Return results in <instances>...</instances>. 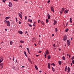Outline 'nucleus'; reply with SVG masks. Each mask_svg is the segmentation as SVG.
Masks as SVG:
<instances>
[{
    "mask_svg": "<svg viewBox=\"0 0 74 74\" xmlns=\"http://www.w3.org/2000/svg\"><path fill=\"white\" fill-rule=\"evenodd\" d=\"M4 23H7L6 24H7V26H10V21H7L6 20H5L4 21Z\"/></svg>",
    "mask_w": 74,
    "mask_h": 74,
    "instance_id": "obj_1",
    "label": "nucleus"
},
{
    "mask_svg": "<svg viewBox=\"0 0 74 74\" xmlns=\"http://www.w3.org/2000/svg\"><path fill=\"white\" fill-rule=\"evenodd\" d=\"M8 5L9 7H12V3L9 2Z\"/></svg>",
    "mask_w": 74,
    "mask_h": 74,
    "instance_id": "obj_2",
    "label": "nucleus"
},
{
    "mask_svg": "<svg viewBox=\"0 0 74 74\" xmlns=\"http://www.w3.org/2000/svg\"><path fill=\"white\" fill-rule=\"evenodd\" d=\"M3 57H0V63L3 62Z\"/></svg>",
    "mask_w": 74,
    "mask_h": 74,
    "instance_id": "obj_3",
    "label": "nucleus"
},
{
    "mask_svg": "<svg viewBox=\"0 0 74 74\" xmlns=\"http://www.w3.org/2000/svg\"><path fill=\"white\" fill-rule=\"evenodd\" d=\"M51 11L52 12H53V13H54V8H53V7H52V6L51 7Z\"/></svg>",
    "mask_w": 74,
    "mask_h": 74,
    "instance_id": "obj_4",
    "label": "nucleus"
},
{
    "mask_svg": "<svg viewBox=\"0 0 74 74\" xmlns=\"http://www.w3.org/2000/svg\"><path fill=\"white\" fill-rule=\"evenodd\" d=\"M64 41H66V40H67V36L65 35L64 36Z\"/></svg>",
    "mask_w": 74,
    "mask_h": 74,
    "instance_id": "obj_5",
    "label": "nucleus"
},
{
    "mask_svg": "<svg viewBox=\"0 0 74 74\" xmlns=\"http://www.w3.org/2000/svg\"><path fill=\"white\" fill-rule=\"evenodd\" d=\"M67 45H68V46H69L70 44V43L71 42H70V41L68 40H67Z\"/></svg>",
    "mask_w": 74,
    "mask_h": 74,
    "instance_id": "obj_6",
    "label": "nucleus"
},
{
    "mask_svg": "<svg viewBox=\"0 0 74 74\" xmlns=\"http://www.w3.org/2000/svg\"><path fill=\"white\" fill-rule=\"evenodd\" d=\"M18 15L20 17V18L22 19V15L20 13H18Z\"/></svg>",
    "mask_w": 74,
    "mask_h": 74,
    "instance_id": "obj_7",
    "label": "nucleus"
},
{
    "mask_svg": "<svg viewBox=\"0 0 74 74\" xmlns=\"http://www.w3.org/2000/svg\"><path fill=\"white\" fill-rule=\"evenodd\" d=\"M28 21L29 22H30L31 23H32V20L30 19V18H29L28 20Z\"/></svg>",
    "mask_w": 74,
    "mask_h": 74,
    "instance_id": "obj_8",
    "label": "nucleus"
},
{
    "mask_svg": "<svg viewBox=\"0 0 74 74\" xmlns=\"http://www.w3.org/2000/svg\"><path fill=\"white\" fill-rule=\"evenodd\" d=\"M47 17H48V19H50V18H51V16L49 14H48Z\"/></svg>",
    "mask_w": 74,
    "mask_h": 74,
    "instance_id": "obj_9",
    "label": "nucleus"
},
{
    "mask_svg": "<svg viewBox=\"0 0 74 74\" xmlns=\"http://www.w3.org/2000/svg\"><path fill=\"white\" fill-rule=\"evenodd\" d=\"M70 67H68V73H70Z\"/></svg>",
    "mask_w": 74,
    "mask_h": 74,
    "instance_id": "obj_10",
    "label": "nucleus"
},
{
    "mask_svg": "<svg viewBox=\"0 0 74 74\" xmlns=\"http://www.w3.org/2000/svg\"><path fill=\"white\" fill-rule=\"evenodd\" d=\"M69 10H64V14H67V13H68V12H69Z\"/></svg>",
    "mask_w": 74,
    "mask_h": 74,
    "instance_id": "obj_11",
    "label": "nucleus"
},
{
    "mask_svg": "<svg viewBox=\"0 0 74 74\" xmlns=\"http://www.w3.org/2000/svg\"><path fill=\"white\" fill-rule=\"evenodd\" d=\"M48 69H50V67H51V66L50 65V63H48Z\"/></svg>",
    "mask_w": 74,
    "mask_h": 74,
    "instance_id": "obj_12",
    "label": "nucleus"
},
{
    "mask_svg": "<svg viewBox=\"0 0 74 74\" xmlns=\"http://www.w3.org/2000/svg\"><path fill=\"white\" fill-rule=\"evenodd\" d=\"M46 55H49V51H48V50H47L46 51Z\"/></svg>",
    "mask_w": 74,
    "mask_h": 74,
    "instance_id": "obj_13",
    "label": "nucleus"
},
{
    "mask_svg": "<svg viewBox=\"0 0 74 74\" xmlns=\"http://www.w3.org/2000/svg\"><path fill=\"white\" fill-rule=\"evenodd\" d=\"M40 23H42V25H45V24H44V23L42 21H40Z\"/></svg>",
    "mask_w": 74,
    "mask_h": 74,
    "instance_id": "obj_14",
    "label": "nucleus"
},
{
    "mask_svg": "<svg viewBox=\"0 0 74 74\" xmlns=\"http://www.w3.org/2000/svg\"><path fill=\"white\" fill-rule=\"evenodd\" d=\"M18 33H19V34H23V32L21 31H19Z\"/></svg>",
    "mask_w": 74,
    "mask_h": 74,
    "instance_id": "obj_15",
    "label": "nucleus"
},
{
    "mask_svg": "<svg viewBox=\"0 0 74 74\" xmlns=\"http://www.w3.org/2000/svg\"><path fill=\"white\" fill-rule=\"evenodd\" d=\"M48 59H51V56L50 55H49L47 56Z\"/></svg>",
    "mask_w": 74,
    "mask_h": 74,
    "instance_id": "obj_16",
    "label": "nucleus"
},
{
    "mask_svg": "<svg viewBox=\"0 0 74 74\" xmlns=\"http://www.w3.org/2000/svg\"><path fill=\"white\" fill-rule=\"evenodd\" d=\"M28 60L29 61V62H30V63L32 62V60H30V59L29 58H28Z\"/></svg>",
    "mask_w": 74,
    "mask_h": 74,
    "instance_id": "obj_17",
    "label": "nucleus"
},
{
    "mask_svg": "<svg viewBox=\"0 0 74 74\" xmlns=\"http://www.w3.org/2000/svg\"><path fill=\"white\" fill-rule=\"evenodd\" d=\"M10 17H7L5 18V19H6V20H7V19H10Z\"/></svg>",
    "mask_w": 74,
    "mask_h": 74,
    "instance_id": "obj_18",
    "label": "nucleus"
},
{
    "mask_svg": "<svg viewBox=\"0 0 74 74\" xmlns=\"http://www.w3.org/2000/svg\"><path fill=\"white\" fill-rule=\"evenodd\" d=\"M67 66H65V72H66V71L67 70Z\"/></svg>",
    "mask_w": 74,
    "mask_h": 74,
    "instance_id": "obj_19",
    "label": "nucleus"
},
{
    "mask_svg": "<svg viewBox=\"0 0 74 74\" xmlns=\"http://www.w3.org/2000/svg\"><path fill=\"white\" fill-rule=\"evenodd\" d=\"M69 29L67 28L65 29V32L66 33H67V32H68V31H69Z\"/></svg>",
    "mask_w": 74,
    "mask_h": 74,
    "instance_id": "obj_20",
    "label": "nucleus"
},
{
    "mask_svg": "<svg viewBox=\"0 0 74 74\" xmlns=\"http://www.w3.org/2000/svg\"><path fill=\"white\" fill-rule=\"evenodd\" d=\"M58 63H59V65H61V64H62V62H61L60 61H58Z\"/></svg>",
    "mask_w": 74,
    "mask_h": 74,
    "instance_id": "obj_21",
    "label": "nucleus"
},
{
    "mask_svg": "<svg viewBox=\"0 0 74 74\" xmlns=\"http://www.w3.org/2000/svg\"><path fill=\"white\" fill-rule=\"evenodd\" d=\"M35 67L36 70H38V67H37V65H35Z\"/></svg>",
    "mask_w": 74,
    "mask_h": 74,
    "instance_id": "obj_22",
    "label": "nucleus"
},
{
    "mask_svg": "<svg viewBox=\"0 0 74 74\" xmlns=\"http://www.w3.org/2000/svg\"><path fill=\"white\" fill-rule=\"evenodd\" d=\"M24 54L25 55V56H26V57H27V54H26V53L25 51H24Z\"/></svg>",
    "mask_w": 74,
    "mask_h": 74,
    "instance_id": "obj_23",
    "label": "nucleus"
},
{
    "mask_svg": "<svg viewBox=\"0 0 74 74\" xmlns=\"http://www.w3.org/2000/svg\"><path fill=\"white\" fill-rule=\"evenodd\" d=\"M27 25H29V27H32V25H30L29 23H28Z\"/></svg>",
    "mask_w": 74,
    "mask_h": 74,
    "instance_id": "obj_24",
    "label": "nucleus"
},
{
    "mask_svg": "<svg viewBox=\"0 0 74 74\" xmlns=\"http://www.w3.org/2000/svg\"><path fill=\"white\" fill-rule=\"evenodd\" d=\"M52 69L53 72H55V69L53 67H52Z\"/></svg>",
    "mask_w": 74,
    "mask_h": 74,
    "instance_id": "obj_25",
    "label": "nucleus"
},
{
    "mask_svg": "<svg viewBox=\"0 0 74 74\" xmlns=\"http://www.w3.org/2000/svg\"><path fill=\"white\" fill-rule=\"evenodd\" d=\"M3 65H0V69H3Z\"/></svg>",
    "mask_w": 74,
    "mask_h": 74,
    "instance_id": "obj_26",
    "label": "nucleus"
},
{
    "mask_svg": "<svg viewBox=\"0 0 74 74\" xmlns=\"http://www.w3.org/2000/svg\"><path fill=\"white\" fill-rule=\"evenodd\" d=\"M13 43V42H12V41H10V45H12Z\"/></svg>",
    "mask_w": 74,
    "mask_h": 74,
    "instance_id": "obj_27",
    "label": "nucleus"
},
{
    "mask_svg": "<svg viewBox=\"0 0 74 74\" xmlns=\"http://www.w3.org/2000/svg\"><path fill=\"white\" fill-rule=\"evenodd\" d=\"M55 32L56 33H57L58 32V29L57 28H55Z\"/></svg>",
    "mask_w": 74,
    "mask_h": 74,
    "instance_id": "obj_28",
    "label": "nucleus"
},
{
    "mask_svg": "<svg viewBox=\"0 0 74 74\" xmlns=\"http://www.w3.org/2000/svg\"><path fill=\"white\" fill-rule=\"evenodd\" d=\"M72 18H70V23H72Z\"/></svg>",
    "mask_w": 74,
    "mask_h": 74,
    "instance_id": "obj_29",
    "label": "nucleus"
},
{
    "mask_svg": "<svg viewBox=\"0 0 74 74\" xmlns=\"http://www.w3.org/2000/svg\"><path fill=\"white\" fill-rule=\"evenodd\" d=\"M62 59L64 60H65V57L64 56H63L62 57Z\"/></svg>",
    "mask_w": 74,
    "mask_h": 74,
    "instance_id": "obj_30",
    "label": "nucleus"
},
{
    "mask_svg": "<svg viewBox=\"0 0 74 74\" xmlns=\"http://www.w3.org/2000/svg\"><path fill=\"white\" fill-rule=\"evenodd\" d=\"M20 42L21 43H24V42L23 41H22V40H21V41H20Z\"/></svg>",
    "mask_w": 74,
    "mask_h": 74,
    "instance_id": "obj_31",
    "label": "nucleus"
},
{
    "mask_svg": "<svg viewBox=\"0 0 74 74\" xmlns=\"http://www.w3.org/2000/svg\"><path fill=\"white\" fill-rule=\"evenodd\" d=\"M12 69H13V70H16V69H15V67H14V66H13L12 67Z\"/></svg>",
    "mask_w": 74,
    "mask_h": 74,
    "instance_id": "obj_32",
    "label": "nucleus"
},
{
    "mask_svg": "<svg viewBox=\"0 0 74 74\" xmlns=\"http://www.w3.org/2000/svg\"><path fill=\"white\" fill-rule=\"evenodd\" d=\"M62 11L63 12L64 11V8H62Z\"/></svg>",
    "mask_w": 74,
    "mask_h": 74,
    "instance_id": "obj_33",
    "label": "nucleus"
},
{
    "mask_svg": "<svg viewBox=\"0 0 74 74\" xmlns=\"http://www.w3.org/2000/svg\"><path fill=\"white\" fill-rule=\"evenodd\" d=\"M54 23H57V21H56V20H55L54 21Z\"/></svg>",
    "mask_w": 74,
    "mask_h": 74,
    "instance_id": "obj_34",
    "label": "nucleus"
},
{
    "mask_svg": "<svg viewBox=\"0 0 74 74\" xmlns=\"http://www.w3.org/2000/svg\"><path fill=\"white\" fill-rule=\"evenodd\" d=\"M46 23H48V22H49V21L48 20V19H47L46 20Z\"/></svg>",
    "mask_w": 74,
    "mask_h": 74,
    "instance_id": "obj_35",
    "label": "nucleus"
},
{
    "mask_svg": "<svg viewBox=\"0 0 74 74\" xmlns=\"http://www.w3.org/2000/svg\"><path fill=\"white\" fill-rule=\"evenodd\" d=\"M27 49L28 52H30V51L29 50V49L28 48H27Z\"/></svg>",
    "mask_w": 74,
    "mask_h": 74,
    "instance_id": "obj_36",
    "label": "nucleus"
},
{
    "mask_svg": "<svg viewBox=\"0 0 74 74\" xmlns=\"http://www.w3.org/2000/svg\"><path fill=\"white\" fill-rule=\"evenodd\" d=\"M73 59H74V56L72 57L71 58V60H73Z\"/></svg>",
    "mask_w": 74,
    "mask_h": 74,
    "instance_id": "obj_37",
    "label": "nucleus"
},
{
    "mask_svg": "<svg viewBox=\"0 0 74 74\" xmlns=\"http://www.w3.org/2000/svg\"><path fill=\"white\" fill-rule=\"evenodd\" d=\"M72 63L73 64H74V60H72Z\"/></svg>",
    "mask_w": 74,
    "mask_h": 74,
    "instance_id": "obj_38",
    "label": "nucleus"
},
{
    "mask_svg": "<svg viewBox=\"0 0 74 74\" xmlns=\"http://www.w3.org/2000/svg\"><path fill=\"white\" fill-rule=\"evenodd\" d=\"M51 1H50V0H48V1H47V3H50Z\"/></svg>",
    "mask_w": 74,
    "mask_h": 74,
    "instance_id": "obj_39",
    "label": "nucleus"
},
{
    "mask_svg": "<svg viewBox=\"0 0 74 74\" xmlns=\"http://www.w3.org/2000/svg\"><path fill=\"white\" fill-rule=\"evenodd\" d=\"M15 18H16V22H18V20L17 19V18H16V17Z\"/></svg>",
    "mask_w": 74,
    "mask_h": 74,
    "instance_id": "obj_40",
    "label": "nucleus"
},
{
    "mask_svg": "<svg viewBox=\"0 0 74 74\" xmlns=\"http://www.w3.org/2000/svg\"><path fill=\"white\" fill-rule=\"evenodd\" d=\"M27 19V16H25V20H26V19Z\"/></svg>",
    "mask_w": 74,
    "mask_h": 74,
    "instance_id": "obj_41",
    "label": "nucleus"
},
{
    "mask_svg": "<svg viewBox=\"0 0 74 74\" xmlns=\"http://www.w3.org/2000/svg\"><path fill=\"white\" fill-rule=\"evenodd\" d=\"M52 65L53 66H55V64H54V63H52Z\"/></svg>",
    "mask_w": 74,
    "mask_h": 74,
    "instance_id": "obj_42",
    "label": "nucleus"
},
{
    "mask_svg": "<svg viewBox=\"0 0 74 74\" xmlns=\"http://www.w3.org/2000/svg\"><path fill=\"white\" fill-rule=\"evenodd\" d=\"M60 14H62V13H63V12L62 11V10H61V11H60Z\"/></svg>",
    "mask_w": 74,
    "mask_h": 74,
    "instance_id": "obj_43",
    "label": "nucleus"
},
{
    "mask_svg": "<svg viewBox=\"0 0 74 74\" xmlns=\"http://www.w3.org/2000/svg\"><path fill=\"white\" fill-rule=\"evenodd\" d=\"M38 52L39 53H41L42 51H39Z\"/></svg>",
    "mask_w": 74,
    "mask_h": 74,
    "instance_id": "obj_44",
    "label": "nucleus"
},
{
    "mask_svg": "<svg viewBox=\"0 0 74 74\" xmlns=\"http://www.w3.org/2000/svg\"><path fill=\"white\" fill-rule=\"evenodd\" d=\"M3 64H4V63H2L0 65H1L2 66H3Z\"/></svg>",
    "mask_w": 74,
    "mask_h": 74,
    "instance_id": "obj_45",
    "label": "nucleus"
},
{
    "mask_svg": "<svg viewBox=\"0 0 74 74\" xmlns=\"http://www.w3.org/2000/svg\"><path fill=\"white\" fill-rule=\"evenodd\" d=\"M13 1H18V0H13Z\"/></svg>",
    "mask_w": 74,
    "mask_h": 74,
    "instance_id": "obj_46",
    "label": "nucleus"
},
{
    "mask_svg": "<svg viewBox=\"0 0 74 74\" xmlns=\"http://www.w3.org/2000/svg\"><path fill=\"white\" fill-rule=\"evenodd\" d=\"M18 23H19V24H21V21H19Z\"/></svg>",
    "mask_w": 74,
    "mask_h": 74,
    "instance_id": "obj_47",
    "label": "nucleus"
},
{
    "mask_svg": "<svg viewBox=\"0 0 74 74\" xmlns=\"http://www.w3.org/2000/svg\"><path fill=\"white\" fill-rule=\"evenodd\" d=\"M36 57H38V56H39V55H36Z\"/></svg>",
    "mask_w": 74,
    "mask_h": 74,
    "instance_id": "obj_48",
    "label": "nucleus"
},
{
    "mask_svg": "<svg viewBox=\"0 0 74 74\" xmlns=\"http://www.w3.org/2000/svg\"><path fill=\"white\" fill-rule=\"evenodd\" d=\"M2 1L3 3H5V1L4 0H2Z\"/></svg>",
    "mask_w": 74,
    "mask_h": 74,
    "instance_id": "obj_49",
    "label": "nucleus"
},
{
    "mask_svg": "<svg viewBox=\"0 0 74 74\" xmlns=\"http://www.w3.org/2000/svg\"><path fill=\"white\" fill-rule=\"evenodd\" d=\"M45 58H47V56L46 55V54H45Z\"/></svg>",
    "mask_w": 74,
    "mask_h": 74,
    "instance_id": "obj_50",
    "label": "nucleus"
},
{
    "mask_svg": "<svg viewBox=\"0 0 74 74\" xmlns=\"http://www.w3.org/2000/svg\"><path fill=\"white\" fill-rule=\"evenodd\" d=\"M34 45H35V47H36L37 46V45H36V43H35L34 44Z\"/></svg>",
    "mask_w": 74,
    "mask_h": 74,
    "instance_id": "obj_51",
    "label": "nucleus"
},
{
    "mask_svg": "<svg viewBox=\"0 0 74 74\" xmlns=\"http://www.w3.org/2000/svg\"><path fill=\"white\" fill-rule=\"evenodd\" d=\"M33 26H34L35 27H36V25H34V24H33Z\"/></svg>",
    "mask_w": 74,
    "mask_h": 74,
    "instance_id": "obj_52",
    "label": "nucleus"
},
{
    "mask_svg": "<svg viewBox=\"0 0 74 74\" xmlns=\"http://www.w3.org/2000/svg\"><path fill=\"white\" fill-rule=\"evenodd\" d=\"M53 25H56V23H53Z\"/></svg>",
    "mask_w": 74,
    "mask_h": 74,
    "instance_id": "obj_53",
    "label": "nucleus"
},
{
    "mask_svg": "<svg viewBox=\"0 0 74 74\" xmlns=\"http://www.w3.org/2000/svg\"><path fill=\"white\" fill-rule=\"evenodd\" d=\"M71 65L72 66H73V64H72V63H71Z\"/></svg>",
    "mask_w": 74,
    "mask_h": 74,
    "instance_id": "obj_54",
    "label": "nucleus"
},
{
    "mask_svg": "<svg viewBox=\"0 0 74 74\" xmlns=\"http://www.w3.org/2000/svg\"><path fill=\"white\" fill-rule=\"evenodd\" d=\"M16 63H18V62L17 61V60L16 59Z\"/></svg>",
    "mask_w": 74,
    "mask_h": 74,
    "instance_id": "obj_55",
    "label": "nucleus"
},
{
    "mask_svg": "<svg viewBox=\"0 0 74 74\" xmlns=\"http://www.w3.org/2000/svg\"><path fill=\"white\" fill-rule=\"evenodd\" d=\"M13 61H14V58H13Z\"/></svg>",
    "mask_w": 74,
    "mask_h": 74,
    "instance_id": "obj_56",
    "label": "nucleus"
},
{
    "mask_svg": "<svg viewBox=\"0 0 74 74\" xmlns=\"http://www.w3.org/2000/svg\"><path fill=\"white\" fill-rule=\"evenodd\" d=\"M20 13L21 14H22V15L23 14L22 12H20Z\"/></svg>",
    "mask_w": 74,
    "mask_h": 74,
    "instance_id": "obj_57",
    "label": "nucleus"
},
{
    "mask_svg": "<svg viewBox=\"0 0 74 74\" xmlns=\"http://www.w3.org/2000/svg\"><path fill=\"white\" fill-rule=\"evenodd\" d=\"M54 34H52V37H53V36H54Z\"/></svg>",
    "mask_w": 74,
    "mask_h": 74,
    "instance_id": "obj_58",
    "label": "nucleus"
},
{
    "mask_svg": "<svg viewBox=\"0 0 74 74\" xmlns=\"http://www.w3.org/2000/svg\"><path fill=\"white\" fill-rule=\"evenodd\" d=\"M68 23H66V26H67V24H68Z\"/></svg>",
    "mask_w": 74,
    "mask_h": 74,
    "instance_id": "obj_59",
    "label": "nucleus"
},
{
    "mask_svg": "<svg viewBox=\"0 0 74 74\" xmlns=\"http://www.w3.org/2000/svg\"><path fill=\"white\" fill-rule=\"evenodd\" d=\"M66 55L67 56H69V57H70V55H69V54H67Z\"/></svg>",
    "mask_w": 74,
    "mask_h": 74,
    "instance_id": "obj_60",
    "label": "nucleus"
},
{
    "mask_svg": "<svg viewBox=\"0 0 74 74\" xmlns=\"http://www.w3.org/2000/svg\"><path fill=\"white\" fill-rule=\"evenodd\" d=\"M26 33H25V34H26V33H27V31H26Z\"/></svg>",
    "mask_w": 74,
    "mask_h": 74,
    "instance_id": "obj_61",
    "label": "nucleus"
},
{
    "mask_svg": "<svg viewBox=\"0 0 74 74\" xmlns=\"http://www.w3.org/2000/svg\"><path fill=\"white\" fill-rule=\"evenodd\" d=\"M53 46L54 47H55V44H54L53 45Z\"/></svg>",
    "mask_w": 74,
    "mask_h": 74,
    "instance_id": "obj_62",
    "label": "nucleus"
},
{
    "mask_svg": "<svg viewBox=\"0 0 74 74\" xmlns=\"http://www.w3.org/2000/svg\"><path fill=\"white\" fill-rule=\"evenodd\" d=\"M42 72V71H39V73H41Z\"/></svg>",
    "mask_w": 74,
    "mask_h": 74,
    "instance_id": "obj_63",
    "label": "nucleus"
},
{
    "mask_svg": "<svg viewBox=\"0 0 74 74\" xmlns=\"http://www.w3.org/2000/svg\"><path fill=\"white\" fill-rule=\"evenodd\" d=\"M59 51H61V49L60 48L59 49Z\"/></svg>",
    "mask_w": 74,
    "mask_h": 74,
    "instance_id": "obj_64",
    "label": "nucleus"
}]
</instances>
